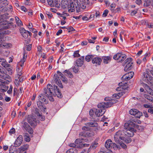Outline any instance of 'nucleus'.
Returning a JSON list of instances; mask_svg holds the SVG:
<instances>
[{"instance_id": "f257e3e1", "label": "nucleus", "mask_w": 153, "mask_h": 153, "mask_svg": "<svg viewBox=\"0 0 153 153\" xmlns=\"http://www.w3.org/2000/svg\"><path fill=\"white\" fill-rule=\"evenodd\" d=\"M104 100L105 102L100 103L97 105L98 108L104 109L111 107L117 101V100L108 97L105 98Z\"/></svg>"}, {"instance_id": "f03ea898", "label": "nucleus", "mask_w": 153, "mask_h": 153, "mask_svg": "<svg viewBox=\"0 0 153 153\" xmlns=\"http://www.w3.org/2000/svg\"><path fill=\"white\" fill-rule=\"evenodd\" d=\"M128 122V123H125L124 126L125 128L126 129V131H125V134L126 135H128V137H132L134 135V132H135L136 130L133 128L129 127V125H131L133 126L138 128L139 126L134 123L131 121Z\"/></svg>"}, {"instance_id": "7ed1b4c3", "label": "nucleus", "mask_w": 153, "mask_h": 153, "mask_svg": "<svg viewBox=\"0 0 153 153\" xmlns=\"http://www.w3.org/2000/svg\"><path fill=\"white\" fill-rule=\"evenodd\" d=\"M87 126H84L82 129L83 130L85 131L86 137H89L93 136L94 134V132L91 131H88L89 127H96L98 126L97 123L95 121L91 122L85 124Z\"/></svg>"}, {"instance_id": "20e7f679", "label": "nucleus", "mask_w": 153, "mask_h": 153, "mask_svg": "<svg viewBox=\"0 0 153 153\" xmlns=\"http://www.w3.org/2000/svg\"><path fill=\"white\" fill-rule=\"evenodd\" d=\"M79 2L78 0H74L73 2H71L70 1L67 7L68 12L71 13L74 12L75 8L77 12H79Z\"/></svg>"}, {"instance_id": "39448f33", "label": "nucleus", "mask_w": 153, "mask_h": 153, "mask_svg": "<svg viewBox=\"0 0 153 153\" xmlns=\"http://www.w3.org/2000/svg\"><path fill=\"white\" fill-rule=\"evenodd\" d=\"M53 88L52 86L50 84H48L47 88L44 89V93L46 96L48 98L49 100L51 101H53L54 99L53 98Z\"/></svg>"}, {"instance_id": "423d86ee", "label": "nucleus", "mask_w": 153, "mask_h": 153, "mask_svg": "<svg viewBox=\"0 0 153 153\" xmlns=\"http://www.w3.org/2000/svg\"><path fill=\"white\" fill-rule=\"evenodd\" d=\"M5 22L3 21L2 17L0 16V43H2L6 40V38L4 36H3L4 34H6V30L2 29L4 28V25H5Z\"/></svg>"}, {"instance_id": "0eeeda50", "label": "nucleus", "mask_w": 153, "mask_h": 153, "mask_svg": "<svg viewBox=\"0 0 153 153\" xmlns=\"http://www.w3.org/2000/svg\"><path fill=\"white\" fill-rule=\"evenodd\" d=\"M105 146L107 149H111L113 148L115 150L120 149V146H117L114 143H113L110 139H108L106 141Z\"/></svg>"}, {"instance_id": "6e6552de", "label": "nucleus", "mask_w": 153, "mask_h": 153, "mask_svg": "<svg viewBox=\"0 0 153 153\" xmlns=\"http://www.w3.org/2000/svg\"><path fill=\"white\" fill-rule=\"evenodd\" d=\"M123 132L121 131H118L115 134L114 137V141L118 143H120L122 140H124V137L122 136Z\"/></svg>"}, {"instance_id": "1a4fd4ad", "label": "nucleus", "mask_w": 153, "mask_h": 153, "mask_svg": "<svg viewBox=\"0 0 153 153\" xmlns=\"http://www.w3.org/2000/svg\"><path fill=\"white\" fill-rule=\"evenodd\" d=\"M133 64L132 62V59L131 58H128L125 61L124 71H127L131 70L132 67V65Z\"/></svg>"}, {"instance_id": "9d476101", "label": "nucleus", "mask_w": 153, "mask_h": 153, "mask_svg": "<svg viewBox=\"0 0 153 153\" xmlns=\"http://www.w3.org/2000/svg\"><path fill=\"white\" fill-rule=\"evenodd\" d=\"M143 80L148 84H153V78L147 73H144Z\"/></svg>"}, {"instance_id": "9b49d317", "label": "nucleus", "mask_w": 153, "mask_h": 153, "mask_svg": "<svg viewBox=\"0 0 153 153\" xmlns=\"http://www.w3.org/2000/svg\"><path fill=\"white\" fill-rule=\"evenodd\" d=\"M48 4L51 7H55L58 8L60 7V2L59 0H47Z\"/></svg>"}, {"instance_id": "f8f14e48", "label": "nucleus", "mask_w": 153, "mask_h": 153, "mask_svg": "<svg viewBox=\"0 0 153 153\" xmlns=\"http://www.w3.org/2000/svg\"><path fill=\"white\" fill-rule=\"evenodd\" d=\"M129 113L130 114L134 116L137 118H140L142 115V114L141 112L135 109H133L130 110L129 111Z\"/></svg>"}, {"instance_id": "ddd939ff", "label": "nucleus", "mask_w": 153, "mask_h": 153, "mask_svg": "<svg viewBox=\"0 0 153 153\" xmlns=\"http://www.w3.org/2000/svg\"><path fill=\"white\" fill-rule=\"evenodd\" d=\"M126 58V55L121 53H118L115 55L113 59L115 60L120 59L121 61L124 60Z\"/></svg>"}, {"instance_id": "4468645a", "label": "nucleus", "mask_w": 153, "mask_h": 153, "mask_svg": "<svg viewBox=\"0 0 153 153\" xmlns=\"http://www.w3.org/2000/svg\"><path fill=\"white\" fill-rule=\"evenodd\" d=\"M134 74V73L133 72L131 71L123 75L122 77V79L123 80H128L133 77Z\"/></svg>"}, {"instance_id": "2eb2a0df", "label": "nucleus", "mask_w": 153, "mask_h": 153, "mask_svg": "<svg viewBox=\"0 0 153 153\" xmlns=\"http://www.w3.org/2000/svg\"><path fill=\"white\" fill-rule=\"evenodd\" d=\"M27 121L32 126H35L37 124V121L36 119L32 116H28L27 118Z\"/></svg>"}, {"instance_id": "dca6fc26", "label": "nucleus", "mask_w": 153, "mask_h": 153, "mask_svg": "<svg viewBox=\"0 0 153 153\" xmlns=\"http://www.w3.org/2000/svg\"><path fill=\"white\" fill-rule=\"evenodd\" d=\"M23 58L21 60L20 62H19L17 67L22 68L24 65V62L25 61L26 59L27 58V54L25 52L23 53Z\"/></svg>"}, {"instance_id": "f3484780", "label": "nucleus", "mask_w": 153, "mask_h": 153, "mask_svg": "<svg viewBox=\"0 0 153 153\" xmlns=\"http://www.w3.org/2000/svg\"><path fill=\"white\" fill-rule=\"evenodd\" d=\"M23 141V137L22 135H20L16 139L15 142V147H19L22 144Z\"/></svg>"}, {"instance_id": "a211bd4d", "label": "nucleus", "mask_w": 153, "mask_h": 153, "mask_svg": "<svg viewBox=\"0 0 153 153\" xmlns=\"http://www.w3.org/2000/svg\"><path fill=\"white\" fill-rule=\"evenodd\" d=\"M54 79L56 82V83L61 88H62L63 87L61 81L57 74H55L54 75Z\"/></svg>"}, {"instance_id": "6ab92c4d", "label": "nucleus", "mask_w": 153, "mask_h": 153, "mask_svg": "<svg viewBox=\"0 0 153 153\" xmlns=\"http://www.w3.org/2000/svg\"><path fill=\"white\" fill-rule=\"evenodd\" d=\"M23 127L24 129L28 131L30 134H32L33 133V129L29 126L27 123L25 122L24 123Z\"/></svg>"}, {"instance_id": "aec40b11", "label": "nucleus", "mask_w": 153, "mask_h": 153, "mask_svg": "<svg viewBox=\"0 0 153 153\" xmlns=\"http://www.w3.org/2000/svg\"><path fill=\"white\" fill-rule=\"evenodd\" d=\"M105 111V109H96L94 111L95 115L98 117L102 116Z\"/></svg>"}, {"instance_id": "412c9836", "label": "nucleus", "mask_w": 153, "mask_h": 153, "mask_svg": "<svg viewBox=\"0 0 153 153\" xmlns=\"http://www.w3.org/2000/svg\"><path fill=\"white\" fill-rule=\"evenodd\" d=\"M21 33L22 36L25 38H26L28 37V34H29L30 36H31V33L30 32L26 30L23 28L21 29Z\"/></svg>"}, {"instance_id": "4be33fe9", "label": "nucleus", "mask_w": 153, "mask_h": 153, "mask_svg": "<svg viewBox=\"0 0 153 153\" xmlns=\"http://www.w3.org/2000/svg\"><path fill=\"white\" fill-rule=\"evenodd\" d=\"M28 147L29 145L27 144H25L21 146L19 148V153H26V150L28 149Z\"/></svg>"}, {"instance_id": "5701e85b", "label": "nucleus", "mask_w": 153, "mask_h": 153, "mask_svg": "<svg viewBox=\"0 0 153 153\" xmlns=\"http://www.w3.org/2000/svg\"><path fill=\"white\" fill-rule=\"evenodd\" d=\"M8 86L5 85L4 82L0 83V91L1 92H5L8 89Z\"/></svg>"}, {"instance_id": "b1692460", "label": "nucleus", "mask_w": 153, "mask_h": 153, "mask_svg": "<svg viewBox=\"0 0 153 153\" xmlns=\"http://www.w3.org/2000/svg\"><path fill=\"white\" fill-rule=\"evenodd\" d=\"M102 61V60L100 58L97 57L93 59L92 62L93 64L100 65Z\"/></svg>"}, {"instance_id": "393cba45", "label": "nucleus", "mask_w": 153, "mask_h": 153, "mask_svg": "<svg viewBox=\"0 0 153 153\" xmlns=\"http://www.w3.org/2000/svg\"><path fill=\"white\" fill-rule=\"evenodd\" d=\"M36 114L38 117L41 120H45V117L43 116L41 113L39 112V110L38 108L36 109Z\"/></svg>"}, {"instance_id": "a878e982", "label": "nucleus", "mask_w": 153, "mask_h": 153, "mask_svg": "<svg viewBox=\"0 0 153 153\" xmlns=\"http://www.w3.org/2000/svg\"><path fill=\"white\" fill-rule=\"evenodd\" d=\"M125 92L124 91H122L117 93L114 94L112 95V98L116 99H119L120 97L123 95Z\"/></svg>"}, {"instance_id": "bb28decb", "label": "nucleus", "mask_w": 153, "mask_h": 153, "mask_svg": "<svg viewBox=\"0 0 153 153\" xmlns=\"http://www.w3.org/2000/svg\"><path fill=\"white\" fill-rule=\"evenodd\" d=\"M39 100L42 102L43 103L45 102V104H47L48 103L47 101H46V97L44 95L41 94L38 96Z\"/></svg>"}, {"instance_id": "cd10ccee", "label": "nucleus", "mask_w": 153, "mask_h": 153, "mask_svg": "<svg viewBox=\"0 0 153 153\" xmlns=\"http://www.w3.org/2000/svg\"><path fill=\"white\" fill-rule=\"evenodd\" d=\"M84 57L78 59L76 61V63L78 67H81L83 64Z\"/></svg>"}, {"instance_id": "c85d7f7f", "label": "nucleus", "mask_w": 153, "mask_h": 153, "mask_svg": "<svg viewBox=\"0 0 153 153\" xmlns=\"http://www.w3.org/2000/svg\"><path fill=\"white\" fill-rule=\"evenodd\" d=\"M11 44L5 42L0 44V48H8L10 47Z\"/></svg>"}, {"instance_id": "c756f323", "label": "nucleus", "mask_w": 153, "mask_h": 153, "mask_svg": "<svg viewBox=\"0 0 153 153\" xmlns=\"http://www.w3.org/2000/svg\"><path fill=\"white\" fill-rule=\"evenodd\" d=\"M9 153H18L17 149L14 146H11L9 149Z\"/></svg>"}, {"instance_id": "7c9ffc66", "label": "nucleus", "mask_w": 153, "mask_h": 153, "mask_svg": "<svg viewBox=\"0 0 153 153\" xmlns=\"http://www.w3.org/2000/svg\"><path fill=\"white\" fill-rule=\"evenodd\" d=\"M145 89L150 95L153 96V90L150 88V87L146 84H145Z\"/></svg>"}, {"instance_id": "2f4dec72", "label": "nucleus", "mask_w": 153, "mask_h": 153, "mask_svg": "<svg viewBox=\"0 0 153 153\" xmlns=\"http://www.w3.org/2000/svg\"><path fill=\"white\" fill-rule=\"evenodd\" d=\"M61 3L62 7L63 8H65L67 7L69 3L67 0H62Z\"/></svg>"}, {"instance_id": "473e14b6", "label": "nucleus", "mask_w": 153, "mask_h": 153, "mask_svg": "<svg viewBox=\"0 0 153 153\" xmlns=\"http://www.w3.org/2000/svg\"><path fill=\"white\" fill-rule=\"evenodd\" d=\"M23 68L17 67L16 70L17 73V77L18 78L21 76L22 74V70Z\"/></svg>"}, {"instance_id": "72a5a7b5", "label": "nucleus", "mask_w": 153, "mask_h": 153, "mask_svg": "<svg viewBox=\"0 0 153 153\" xmlns=\"http://www.w3.org/2000/svg\"><path fill=\"white\" fill-rule=\"evenodd\" d=\"M1 78L4 80L8 81L10 80L11 79V77L10 76L6 74H3V75H1Z\"/></svg>"}, {"instance_id": "f704fd0d", "label": "nucleus", "mask_w": 153, "mask_h": 153, "mask_svg": "<svg viewBox=\"0 0 153 153\" xmlns=\"http://www.w3.org/2000/svg\"><path fill=\"white\" fill-rule=\"evenodd\" d=\"M111 58L110 56H105L103 58V62L105 64H107L111 60Z\"/></svg>"}, {"instance_id": "c9c22d12", "label": "nucleus", "mask_w": 153, "mask_h": 153, "mask_svg": "<svg viewBox=\"0 0 153 153\" xmlns=\"http://www.w3.org/2000/svg\"><path fill=\"white\" fill-rule=\"evenodd\" d=\"M84 140L83 138L78 139H76L75 141V143L76 144H79L80 143H82L83 142ZM86 142L87 140V139L84 140Z\"/></svg>"}, {"instance_id": "e433bc0d", "label": "nucleus", "mask_w": 153, "mask_h": 153, "mask_svg": "<svg viewBox=\"0 0 153 153\" xmlns=\"http://www.w3.org/2000/svg\"><path fill=\"white\" fill-rule=\"evenodd\" d=\"M59 91V90L57 86L56 85L54 86L53 91V96H56V94L57 93V92Z\"/></svg>"}, {"instance_id": "4c0bfd02", "label": "nucleus", "mask_w": 153, "mask_h": 153, "mask_svg": "<svg viewBox=\"0 0 153 153\" xmlns=\"http://www.w3.org/2000/svg\"><path fill=\"white\" fill-rule=\"evenodd\" d=\"M144 97L145 98L149 100L150 102H153V97L149 95H145Z\"/></svg>"}, {"instance_id": "58836bf2", "label": "nucleus", "mask_w": 153, "mask_h": 153, "mask_svg": "<svg viewBox=\"0 0 153 153\" xmlns=\"http://www.w3.org/2000/svg\"><path fill=\"white\" fill-rule=\"evenodd\" d=\"M93 56L92 55H88L86 56L85 60L88 62H89L92 59H93Z\"/></svg>"}, {"instance_id": "ea45409f", "label": "nucleus", "mask_w": 153, "mask_h": 153, "mask_svg": "<svg viewBox=\"0 0 153 153\" xmlns=\"http://www.w3.org/2000/svg\"><path fill=\"white\" fill-rule=\"evenodd\" d=\"M66 153H77V152L76 150L71 148L68 150Z\"/></svg>"}, {"instance_id": "a19ab883", "label": "nucleus", "mask_w": 153, "mask_h": 153, "mask_svg": "<svg viewBox=\"0 0 153 153\" xmlns=\"http://www.w3.org/2000/svg\"><path fill=\"white\" fill-rule=\"evenodd\" d=\"M24 137L25 140L26 142H29L30 141V138L28 134L26 133L24 136Z\"/></svg>"}, {"instance_id": "79ce46f5", "label": "nucleus", "mask_w": 153, "mask_h": 153, "mask_svg": "<svg viewBox=\"0 0 153 153\" xmlns=\"http://www.w3.org/2000/svg\"><path fill=\"white\" fill-rule=\"evenodd\" d=\"M79 137L81 138H83L84 137H86L85 131L81 132L79 134Z\"/></svg>"}, {"instance_id": "37998d69", "label": "nucleus", "mask_w": 153, "mask_h": 153, "mask_svg": "<svg viewBox=\"0 0 153 153\" xmlns=\"http://www.w3.org/2000/svg\"><path fill=\"white\" fill-rule=\"evenodd\" d=\"M42 102L39 100L37 102V105L40 108H41V107L44 105L42 104Z\"/></svg>"}, {"instance_id": "c03bdc74", "label": "nucleus", "mask_w": 153, "mask_h": 153, "mask_svg": "<svg viewBox=\"0 0 153 153\" xmlns=\"http://www.w3.org/2000/svg\"><path fill=\"white\" fill-rule=\"evenodd\" d=\"M124 140H123L122 141H124V142L127 143H130L131 141V139L130 138H128L127 139H126L124 137Z\"/></svg>"}, {"instance_id": "a18cd8bd", "label": "nucleus", "mask_w": 153, "mask_h": 153, "mask_svg": "<svg viewBox=\"0 0 153 153\" xmlns=\"http://www.w3.org/2000/svg\"><path fill=\"white\" fill-rule=\"evenodd\" d=\"M27 27L30 29H31V30H30V31L34 32L35 31V29L32 28L33 25L31 23H29V25L27 26Z\"/></svg>"}, {"instance_id": "49530a36", "label": "nucleus", "mask_w": 153, "mask_h": 153, "mask_svg": "<svg viewBox=\"0 0 153 153\" xmlns=\"http://www.w3.org/2000/svg\"><path fill=\"white\" fill-rule=\"evenodd\" d=\"M60 78L63 82L66 83H67V79L64 76L62 77H60Z\"/></svg>"}, {"instance_id": "de8ad7c7", "label": "nucleus", "mask_w": 153, "mask_h": 153, "mask_svg": "<svg viewBox=\"0 0 153 153\" xmlns=\"http://www.w3.org/2000/svg\"><path fill=\"white\" fill-rule=\"evenodd\" d=\"M98 144V143H93L91 145L90 148H92L93 149H94L97 147Z\"/></svg>"}, {"instance_id": "09e8293b", "label": "nucleus", "mask_w": 153, "mask_h": 153, "mask_svg": "<svg viewBox=\"0 0 153 153\" xmlns=\"http://www.w3.org/2000/svg\"><path fill=\"white\" fill-rule=\"evenodd\" d=\"M13 86L12 85H10L9 90L7 91V93L9 94H11L12 92Z\"/></svg>"}, {"instance_id": "8fccbe9b", "label": "nucleus", "mask_w": 153, "mask_h": 153, "mask_svg": "<svg viewBox=\"0 0 153 153\" xmlns=\"http://www.w3.org/2000/svg\"><path fill=\"white\" fill-rule=\"evenodd\" d=\"M64 72L65 73H67V74H68V75H70V76H69L70 78H72L73 77V75H72L71 72L67 70H65V71H64Z\"/></svg>"}, {"instance_id": "3c124183", "label": "nucleus", "mask_w": 153, "mask_h": 153, "mask_svg": "<svg viewBox=\"0 0 153 153\" xmlns=\"http://www.w3.org/2000/svg\"><path fill=\"white\" fill-rule=\"evenodd\" d=\"M150 2L149 0H145V3H144V5L146 6H148L149 5Z\"/></svg>"}, {"instance_id": "603ef678", "label": "nucleus", "mask_w": 153, "mask_h": 153, "mask_svg": "<svg viewBox=\"0 0 153 153\" xmlns=\"http://www.w3.org/2000/svg\"><path fill=\"white\" fill-rule=\"evenodd\" d=\"M74 57H78L80 56V55L79 53V51H75L74 54Z\"/></svg>"}, {"instance_id": "864d4df0", "label": "nucleus", "mask_w": 153, "mask_h": 153, "mask_svg": "<svg viewBox=\"0 0 153 153\" xmlns=\"http://www.w3.org/2000/svg\"><path fill=\"white\" fill-rule=\"evenodd\" d=\"M79 11H80L81 8L82 9H84L86 8L85 6H84L83 4H80L79 3Z\"/></svg>"}, {"instance_id": "5fc2aeb1", "label": "nucleus", "mask_w": 153, "mask_h": 153, "mask_svg": "<svg viewBox=\"0 0 153 153\" xmlns=\"http://www.w3.org/2000/svg\"><path fill=\"white\" fill-rule=\"evenodd\" d=\"M143 106L146 108H153V105L148 104H144Z\"/></svg>"}, {"instance_id": "6e6d98bb", "label": "nucleus", "mask_w": 153, "mask_h": 153, "mask_svg": "<svg viewBox=\"0 0 153 153\" xmlns=\"http://www.w3.org/2000/svg\"><path fill=\"white\" fill-rule=\"evenodd\" d=\"M137 13V9H135L134 10H132L131 13V16H134Z\"/></svg>"}, {"instance_id": "4d7b16f0", "label": "nucleus", "mask_w": 153, "mask_h": 153, "mask_svg": "<svg viewBox=\"0 0 153 153\" xmlns=\"http://www.w3.org/2000/svg\"><path fill=\"white\" fill-rule=\"evenodd\" d=\"M108 10H105L103 12V13L102 14V16L103 17H106L108 13Z\"/></svg>"}, {"instance_id": "13d9d810", "label": "nucleus", "mask_w": 153, "mask_h": 153, "mask_svg": "<svg viewBox=\"0 0 153 153\" xmlns=\"http://www.w3.org/2000/svg\"><path fill=\"white\" fill-rule=\"evenodd\" d=\"M123 141L122 140V142H121V143L119 144L123 148L125 149L127 147L126 146L124 143H122Z\"/></svg>"}, {"instance_id": "bf43d9fd", "label": "nucleus", "mask_w": 153, "mask_h": 153, "mask_svg": "<svg viewBox=\"0 0 153 153\" xmlns=\"http://www.w3.org/2000/svg\"><path fill=\"white\" fill-rule=\"evenodd\" d=\"M56 95L58 97L60 98L62 97V94L59 91L57 92V93L56 94Z\"/></svg>"}, {"instance_id": "052dcab7", "label": "nucleus", "mask_w": 153, "mask_h": 153, "mask_svg": "<svg viewBox=\"0 0 153 153\" xmlns=\"http://www.w3.org/2000/svg\"><path fill=\"white\" fill-rule=\"evenodd\" d=\"M69 146H70V147H78V146H76V143H71L69 144Z\"/></svg>"}, {"instance_id": "680f3d73", "label": "nucleus", "mask_w": 153, "mask_h": 153, "mask_svg": "<svg viewBox=\"0 0 153 153\" xmlns=\"http://www.w3.org/2000/svg\"><path fill=\"white\" fill-rule=\"evenodd\" d=\"M146 26L150 28H153V23H148L146 25Z\"/></svg>"}, {"instance_id": "e2e57ef3", "label": "nucleus", "mask_w": 153, "mask_h": 153, "mask_svg": "<svg viewBox=\"0 0 153 153\" xmlns=\"http://www.w3.org/2000/svg\"><path fill=\"white\" fill-rule=\"evenodd\" d=\"M17 25L19 26H21L23 25V24L21 20L16 22Z\"/></svg>"}, {"instance_id": "0e129e2a", "label": "nucleus", "mask_w": 153, "mask_h": 153, "mask_svg": "<svg viewBox=\"0 0 153 153\" xmlns=\"http://www.w3.org/2000/svg\"><path fill=\"white\" fill-rule=\"evenodd\" d=\"M15 129L14 128H11L9 131V133L10 134H13L15 131Z\"/></svg>"}, {"instance_id": "69168bd1", "label": "nucleus", "mask_w": 153, "mask_h": 153, "mask_svg": "<svg viewBox=\"0 0 153 153\" xmlns=\"http://www.w3.org/2000/svg\"><path fill=\"white\" fill-rule=\"evenodd\" d=\"M21 9L25 12L27 11V9L24 6H21Z\"/></svg>"}, {"instance_id": "338daca9", "label": "nucleus", "mask_w": 153, "mask_h": 153, "mask_svg": "<svg viewBox=\"0 0 153 153\" xmlns=\"http://www.w3.org/2000/svg\"><path fill=\"white\" fill-rule=\"evenodd\" d=\"M73 69L74 72L76 73H77L79 70L78 68H76L75 67L73 68Z\"/></svg>"}, {"instance_id": "774afa93", "label": "nucleus", "mask_w": 153, "mask_h": 153, "mask_svg": "<svg viewBox=\"0 0 153 153\" xmlns=\"http://www.w3.org/2000/svg\"><path fill=\"white\" fill-rule=\"evenodd\" d=\"M19 81L18 79H15V83L16 86H18L19 85Z\"/></svg>"}]
</instances>
